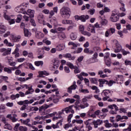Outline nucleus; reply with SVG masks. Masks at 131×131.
Returning a JSON list of instances; mask_svg holds the SVG:
<instances>
[{"label": "nucleus", "instance_id": "nucleus-1", "mask_svg": "<svg viewBox=\"0 0 131 131\" xmlns=\"http://www.w3.org/2000/svg\"><path fill=\"white\" fill-rule=\"evenodd\" d=\"M60 14L63 18L69 19L71 15V10H70V8L68 7H63L60 9Z\"/></svg>", "mask_w": 131, "mask_h": 131}, {"label": "nucleus", "instance_id": "nucleus-2", "mask_svg": "<svg viewBox=\"0 0 131 131\" xmlns=\"http://www.w3.org/2000/svg\"><path fill=\"white\" fill-rule=\"evenodd\" d=\"M73 107V105H70L69 107H67L62 109V112H64V111H65L67 114H68V113H70V112L71 113L68 117V122L69 123H70V122H71V119L72 118V117H73V114H74V111L73 110V109H72Z\"/></svg>", "mask_w": 131, "mask_h": 131}, {"label": "nucleus", "instance_id": "nucleus-3", "mask_svg": "<svg viewBox=\"0 0 131 131\" xmlns=\"http://www.w3.org/2000/svg\"><path fill=\"white\" fill-rule=\"evenodd\" d=\"M111 22H117L119 20V14H118V10L115 9L112 12V15L110 18Z\"/></svg>", "mask_w": 131, "mask_h": 131}, {"label": "nucleus", "instance_id": "nucleus-4", "mask_svg": "<svg viewBox=\"0 0 131 131\" xmlns=\"http://www.w3.org/2000/svg\"><path fill=\"white\" fill-rule=\"evenodd\" d=\"M101 96L103 97V101H107L111 96V91L109 90H103L101 93Z\"/></svg>", "mask_w": 131, "mask_h": 131}, {"label": "nucleus", "instance_id": "nucleus-5", "mask_svg": "<svg viewBox=\"0 0 131 131\" xmlns=\"http://www.w3.org/2000/svg\"><path fill=\"white\" fill-rule=\"evenodd\" d=\"M26 5V4H23L22 5H21L20 6L17 7L15 8V11L17 13H21V14H24V13H25V5Z\"/></svg>", "mask_w": 131, "mask_h": 131}, {"label": "nucleus", "instance_id": "nucleus-6", "mask_svg": "<svg viewBox=\"0 0 131 131\" xmlns=\"http://www.w3.org/2000/svg\"><path fill=\"white\" fill-rule=\"evenodd\" d=\"M89 103H88V99L86 98H83L81 104L79 105V107L81 108V109H84L89 107Z\"/></svg>", "mask_w": 131, "mask_h": 131}, {"label": "nucleus", "instance_id": "nucleus-7", "mask_svg": "<svg viewBox=\"0 0 131 131\" xmlns=\"http://www.w3.org/2000/svg\"><path fill=\"white\" fill-rule=\"evenodd\" d=\"M89 15H81L80 16L78 15H75V18L76 21H78V20H81L82 22H85L88 19H89Z\"/></svg>", "mask_w": 131, "mask_h": 131}, {"label": "nucleus", "instance_id": "nucleus-8", "mask_svg": "<svg viewBox=\"0 0 131 131\" xmlns=\"http://www.w3.org/2000/svg\"><path fill=\"white\" fill-rule=\"evenodd\" d=\"M50 23L54 25V28H57V27H59L60 26H62V25L60 24H58V20H57V18L55 17H52L50 19Z\"/></svg>", "mask_w": 131, "mask_h": 131}, {"label": "nucleus", "instance_id": "nucleus-9", "mask_svg": "<svg viewBox=\"0 0 131 131\" xmlns=\"http://www.w3.org/2000/svg\"><path fill=\"white\" fill-rule=\"evenodd\" d=\"M10 39L11 40H12L13 42H17L18 41H19L20 39H21V35H15L13 34H11Z\"/></svg>", "mask_w": 131, "mask_h": 131}, {"label": "nucleus", "instance_id": "nucleus-10", "mask_svg": "<svg viewBox=\"0 0 131 131\" xmlns=\"http://www.w3.org/2000/svg\"><path fill=\"white\" fill-rule=\"evenodd\" d=\"M77 88V85H76V82L74 81L73 82V84L68 88L67 92L69 94H71L72 93V91H75Z\"/></svg>", "mask_w": 131, "mask_h": 131}, {"label": "nucleus", "instance_id": "nucleus-11", "mask_svg": "<svg viewBox=\"0 0 131 131\" xmlns=\"http://www.w3.org/2000/svg\"><path fill=\"white\" fill-rule=\"evenodd\" d=\"M35 13V11L31 9H28L27 10V12L25 11L24 12V15H28V16H29L30 18H33L34 17V13Z\"/></svg>", "mask_w": 131, "mask_h": 131}, {"label": "nucleus", "instance_id": "nucleus-12", "mask_svg": "<svg viewBox=\"0 0 131 131\" xmlns=\"http://www.w3.org/2000/svg\"><path fill=\"white\" fill-rule=\"evenodd\" d=\"M20 121L23 124H24L25 125H27V126H29V127H32V125L29 123V122H30V119H27L26 120H23L22 119H20Z\"/></svg>", "mask_w": 131, "mask_h": 131}, {"label": "nucleus", "instance_id": "nucleus-13", "mask_svg": "<svg viewBox=\"0 0 131 131\" xmlns=\"http://www.w3.org/2000/svg\"><path fill=\"white\" fill-rule=\"evenodd\" d=\"M62 122H63V120H60L58 122H57L55 124H52V128L53 129H56V128H59L60 126L62 125Z\"/></svg>", "mask_w": 131, "mask_h": 131}, {"label": "nucleus", "instance_id": "nucleus-14", "mask_svg": "<svg viewBox=\"0 0 131 131\" xmlns=\"http://www.w3.org/2000/svg\"><path fill=\"white\" fill-rule=\"evenodd\" d=\"M122 51V47L121 45L118 43H116V48L114 49V53H120Z\"/></svg>", "mask_w": 131, "mask_h": 131}, {"label": "nucleus", "instance_id": "nucleus-15", "mask_svg": "<svg viewBox=\"0 0 131 131\" xmlns=\"http://www.w3.org/2000/svg\"><path fill=\"white\" fill-rule=\"evenodd\" d=\"M35 37L38 39H40V38H43V37H45V34L41 33V32L36 31L35 32Z\"/></svg>", "mask_w": 131, "mask_h": 131}, {"label": "nucleus", "instance_id": "nucleus-16", "mask_svg": "<svg viewBox=\"0 0 131 131\" xmlns=\"http://www.w3.org/2000/svg\"><path fill=\"white\" fill-rule=\"evenodd\" d=\"M3 17L5 20L8 21L10 19L11 17H14V16L8 15V11L5 10L3 12Z\"/></svg>", "mask_w": 131, "mask_h": 131}, {"label": "nucleus", "instance_id": "nucleus-17", "mask_svg": "<svg viewBox=\"0 0 131 131\" xmlns=\"http://www.w3.org/2000/svg\"><path fill=\"white\" fill-rule=\"evenodd\" d=\"M103 121L100 119L93 122L95 128H98V126H99V125H101Z\"/></svg>", "mask_w": 131, "mask_h": 131}, {"label": "nucleus", "instance_id": "nucleus-18", "mask_svg": "<svg viewBox=\"0 0 131 131\" xmlns=\"http://www.w3.org/2000/svg\"><path fill=\"white\" fill-rule=\"evenodd\" d=\"M98 81L99 82L100 88H103V86H104L103 84H107V83H108V80L103 79H99Z\"/></svg>", "mask_w": 131, "mask_h": 131}, {"label": "nucleus", "instance_id": "nucleus-19", "mask_svg": "<svg viewBox=\"0 0 131 131\" xmlns=\"http://www.w3.org/2000/svg\"><path fill=\"white\" fill-rule=\"evenodd\" d=\"M63 57L67 58L69 59L70 60L74 61V60L75 59V56H71V54L70 53H67L66 54H63Z\"/></svg>", "mask_w": 131, "mask_h": 131}, {"label": "nucleus", "instance_id": "nucleus-20", "mask_svg": "<svg viewBox=\"0 0 131 131\" xmlns=\"http://www.w3.org/2000/svg\"><path fill=\"white\" fill-rule=\"evenodd\" d=\"M56 49L58 52H61V51H63L65 49V45L63 43L59 44L56 47Z\"/></svg>", "mask_w": 131, "mask_h": 131}, {"label": "nucleus", "instance_id": "nucleus-21", "mask_svg": "<svg viewBox=\"0 0 131 131\" xmlns=\"http://www.w3.org/2000/svg\"><path fill=\"white\" fill-rule=\"evenodd\" d=\"M73 125H76V124H82L83 123V120L75 119L72 121Z\"/></svg>", "mask_w": 131, "mask_h": 131}, {"label": "nucleus", "instance_id": "nucleus-22", "mask_svg": "<svg viewBox=\"0 0 131 131\" xmlns=\"http://www.w3.org/2000/svg\"><path fill=\"white\" fill-rule=\"evenodd\" d=\"M57 36L59 39H64L66 38V35L63 32H60L57 33Z\"/></svg>", "mask_w": 131, "mask_h": 131}, {"label": "nucleus", "instance_id": "nucleus-23", "mask_svg": "<svg viewBox=\"0 0 131 131\" xmlns=\"http://www.w3.org/2000/svg\"><path fill=\"white\" fill-rule=\"evenodd\" d=\"M88 31H90L92 33H96V29L95 26L90 25L87 29Z\"/></svg>", "mask_w": 131, "mask_h": 131}, {"label": "nucleus", "instance_id": "nucleus-24", "mask_svg": "<svg viewBox=\"0 0 131 131\" xmlns=\"http://www.w3.org/2000/svg\"><path fill=\"white\" fill-rule=\"evenodd\" d=\"M94 114L95 115H100L99 118H102V119L105 118V117H106V114L100 113V110H97V111L95 112Z\"/></svg>", "mask_w": 131, "mask_h": 131}, {"label": "nucleus", "instance_id": "nucleus-25", "mask_svg": "<svg viewBox=\"0 0 131 131\" xmlns=\"http://www.w3.org/2000/svg\"><path fill=\"white\" fill-rule=\"evenodd\" d=\"M24 32L25 36L26 37H30V36H31V33L29 32L28 29L26 28H24Z\"/></svg>", "mask_w": 131, "mask_h": 131}, {"label": "nucleus", "instance_id": "nucleus-26", "mask_svg": "<svg viewBox=\"0 0 131 131\" xmlns=\"http://www.w3.org/2000/svg\"><path fill=\"white\" fill-rule=\"evenodd\" d=\"M37 19L39 23H42V22L45 21V17H43V15L41 13H40L38 15Z\"/></svg>", "mask_w": 131, "mask_h": 131}, {"label": "nucleus", "instance_id": "nucleus-27", "mask_svg": "<svg viewBox=\"0 0 131 131\" xmlns=\"http://www.w3.org/2000/svg\"><path fill=\"white\" fill-rule=\"evenodd\" d=\"M69 46H72V50H76V48H77L78 46H80V44H76L73 42H69L68 43Z\"/></svg>", "mask_w": 131, "mask_h": 131}, {"label": "nucleus", "instance_id": "nucleus-28", "mask_svg": "<svg viewBox=\"0 0 131 131\" xmlns=\"http://www.w3.org/2000/svg\"><path fill=\"white\" fill-rule=\"evenodd\" d=\"M71 39L72 40H75L76 38H77V33L76 32H72L70 35Z\"/></svg>", "mask_w": 131, "mask_h": 131}, {"label": "nucleus", "instance_id": "nucleus-29", "mask_svg": "<svg viewBox=\"0 0 131 131\" xmlns=\"http://www.w3.org/2000/svg\"><path fill=\"white\" fill-rule=\"evenodd\" d=\"M54 62H53V70L57 69L58 67H59V61L56 59H54Z\"/></svg>", "mask_w": 131, "mask_h": 131}, {"label": "nucleus", "instance_id": "nucleus-30", "mask_svg": "<svg viewBox=\"0 0 131 131\" xmlns=\"http://www.w3.org/2000/svg\"><path fill=\"white\" fill-rule=\"evenodd\" d=\"M7 30V28L4 25H0V34H3L5 33Z\"/></svg>", "mask_w": 131, "mask_h": 131}, {"label": "nucleus", "instance_id": "nucleus-31", "mask_svg": "<svg viewBox=\"0 0 131 131\" xmlns=\"http://www.w3.org/2000/svg\"><path fill=\"white\" fill-rule=\"evenodd\" d=\"M5 125L4 126V128L5 129H8L9 130H12L13 129V127L11 125H10L9 123H6L5 124Z\"/></svg>", "mask_w": 131, "mask_h": 131}, {"label": "nucleus", "instance_id": "nucleus-32", "mask_svg": "<svg viewBox=\"0 0 131 131\" xmlns=\"http://www.w3.org/2000/svg\"><path fill=\"white\" fill-rule=\"evenodd\" d=\"M12 51V49L8 48L6 49V51L3 53V56H7V55H10L11 54V52Z\"/></svg>", "mask_w": 131, "mask_h": 131}, {"label": "nucleus", "instance_id": "nucleus-33", "mask_svg": "<svg viewBox=\"0 0 131 131\" xmlns=\"http://www.w3.org/2000/svg\"><path fill=\"white\" fill-rule=\"evenodd\" d=\"M108 108L112 110L115 109L116 111H118V110H119L118 107L117 106V105H116V104L110 105H108Z\"/></svg>", "mask_w": 131, "mask_h": 131}, {"label": "nucleus", "instance_id": "nucleus-34", "mask_svg": "<svg viewBox=\"0 0 131 131\" xmlns=\"http://www.w3.org/2000/svg\"><path fill=\"white\" fill-rule=\"evenodd\" d=\"M18 98H20V94H16V95L12 94L10 96V99L11 100H16L18 99Z\"/></svg>", "mask_w": 131, "mask_h": 131}, {"label": "nucleus", "instance_id": "nucleus-35", "mask_svg": "<svg viewBox=\"0 0 131 131\" xmlns=\"http://www.w3.org/2000/svg\"><path fill=\"white\" fill-rule=\"evenodd\" d=\"M104 62L106 66H107L108 67H110L111 66V59L107 58L104 59Z\"/></svg>", "mask_w": 131, "mask_h": 131}, {"label": "nucleus", "instance_id": "nucleus-36", "mask_svg": "<svg viewBox=\"0 0 131 131\" xmlns=\"http://www.w3.org/2000/svg\"><path fill=\"white\" fill-rule=\"evenodd\" d=\"M16 117H17V115L15 114H12V117L11 119L12 122H17L18 121V119L16 118Z\"/></svg>", "mask_w": 131, "mask_h": 131}, {"label": "nucleus", "instance_id": "nucleus-37", "mask_svg": "<svg viewBox=\"0 0 131 131\" xmlns=\"http://www.w3.org/2000/svg\"><path fill=\"white\" fill-rule=\"evenodd\" d=\"M74 69V72L75 74H78V73H80V72H81V70H80V68H79V67L76 66Z\"/></svg>", "mask_w": 131, "mask_h": 131}, {"label": "nucleus", "instance_id": "nucleus-38", "mask_svg": "<svg viewBox=\"0 0 131 131\" xmlns=\"http://www.w3.org/2000/svg\"><path fill=\"white\" fill-rule=\"evenodd\" d=\"M89 62L90 63H97L99 62V59L98 58H95L94 57H92L89 59Z\"/></svg>", "mask_w": 131, "mask_h": 131}, {"label": "nucleus", "instance_id": "nucleus-39", "mask_svg": "<svg viewBox=\"0 0 131 131\" xmlns=\"http://www.w3.org/2000/svg\"><path fill=\"white\" fill-rule=\"evenodd\" d=\"M26 90H28V91L31 92V93H34V89L32 88V85H28Z\"/></svg>", "mask_w": 131, "mask_h": 131}, {"label": "nucleus", "instance_id": "nucleus-40", "mask_svg": "<svg viewBox=\"0 0 131 131\" xmlns=\"http://www.w3.org/2000/svg\"><path fill=\"white\" fill-rule=\"evenodd\" d=\"M34 64L37 67H38L39 66H42V65H43V61H35Z\"/></svg>", "mask_w": 131, "mask_h": 131}, {"label": "nucleus", "instance_id": "nucleus-41", "mask_svg": "<svg viewBox=\"0 0 131 131\" xmlns=\"http://www.w3.org/2000/svg\"><path fill=\"white\" fill-rule=\"evenodd\" d=\"M98 75H100V77L101 78H105V77H107L108 76L106 74H103L102 71H99L98 72Z\"/></svg>", "mask_w": 131, "mask_h": 131}, {"label": "nucleus", "instance_id": "nucleus-42", "mask_svg": "<svg viewBox=\"0 0 131 131\" xmlns=\"http://www.w3.org/2000/svg\"><path fill=\"white\" fill-rule=\"evenodd\" d=\"M42 42H44V43H46L47 46H50V45L52 43L51 41L48 40V38H45L42 40Z\"/></svg>", "mask_w": 131, "mask_h": 131}, {"label": "nucleus", "instance_id": "nucleus-43", "mask_svg": "<svg viewBox=\"0 0 131 131\" xmlns=\"http://www.w3.org/2000/svg\"><path fill=\"white\" fill-rule=\"evenodd\" d=\"M21 20H22V15H17V18L15 20V22H16V23H20V22H21Z\"/></svg>", "mask_w": 131, "mask_h": 131}, {"label": "nucleus", "instance_id": "nucleus-44", "mask_svg": "<svg viewBox=\"0 0 131 131\" xmlns=\"http://www.w3.org/2000/svg\"><path fill=\"white\" fill-rule=\"evenodd\" d=\"M4 70L5 72H7L9 74L12 73V68H5Z\"/></svg>", "mask_w": 131, "mask_h": 131}, {"label": "nucleus", "instance_id": "nucleus-45", "mask_svg": "<svg viewBox=\"0 0 131 131\" xmlns=\"http://www.w3.org/2000/svg\"><path fill=\"white\" fill-rule=\"evenodd\" d=\"M114 83H116V82L113 80H110V81H107V85H108V86H112Z\"/></svg>", "mask_w": 131, "mask_h": 131}, {"label": "nucleus", "instance_id": "nucleus-46", "mask_svg": "<svg viewBox=\"0 0 131 131\" xmlns=\"http://www.w3.org/2000/svg\"><path fill=\"white\" fill-rule=\"evenodd\" d=\"M56 30L58 32V31H59V32H62V31H65V30H66V28H63V27H57L56 28Z\"/></svg>", "mask_w": 131, "mask_h": 131}, {"label": "nucleus", "instance_id": "nucleus-47", "mask_svg": "<svg viewBox=\"0 0 131 131\" xmlns=\"http://www.w3.org/2000/svg\"><path fill=\"white\" fill-rule=\"evenodd\" d=\"M101 24L103 26H106V25L108 24V20L106 19H102L101 21Z\"/></svg>", "mask_w": 131, "mask_h": 131}, {"label": "nucleus", "instance_id": "nucleus-48", "mask_svg": "<svg viewBox=\"0 0 131 131\" xmlns=\"http://www.w3.org/2000/svg\"><path fill=\"white\" fill-rule=\"evenodd\" d=\"M79 92L80 93H82V94H89L90 91L88 89H79Z\"/></svg>", "mask_w": 131, "mask_h": 131}, {"label": "nucleus", "instance_id": "nucleus-49", "mask_svg": "<svg viewBox=\"0 0 131 131\" xmlns=\"http://www.w3.org/2000/svg\"><path fill=\"white\" fill-rule=\"evenodd\" d=\"M105 127L107 128H110V127H112V124L109 123L108 121H106L105 122V124H104Z\"/></svg>", "mask_w": 131, "mask_h": 131}, {"label": "nucleus", "instance_id": "nucleus-50", "mask_svg": "<svg viewBox=\"0 0 131 131\" xmlns=\"http://www.w3.org/2000/svg\"><path fill=\"white\" fill-rule=\"evenodd\" d=\"M65 102H69V103L72 104L75 102V100L73 98H67L65 100Z\"/></svg>", "mask_w": 131, "mask_h": 131}, {"label": "nucleus", "instance_id": "nucleus-51", "mask_svg": "<svg viewBox=\"0 0 131 131\" xmlns=\"http://www.w3.org/2000/svg\"><path fill=\"white\" fill-rule=\"evenodd\" d=\"M67 65L69 66L70 69H74L75 67H76V66L73 65V64H72L71 62H67Z\"/></svg>", "mask_w": 131, "mask_h": 131}, {"label": "nucleus", "instance_id": "nucleus-52", "mask_svg": "<svg viewBox=\"0 0 131 131\" xmlns=\"http://www.w3.org/2000/svg\"><path fill=\"white\" fill-rule=\"evenodd\" d=\"M18 130H19V131H27V127L20 126L19 127Z\"/></svg>", "mask_w": 131, "mask_h": 131}, {"label": "nucleus", "instance_id": "nucleus-53", "mask_svg": "<svg viewBox=\"0 0 131 131\" xmlns=\"http://www.w3.org/2000/svg\"><path fill=\"white\" fill-rule=\"evenodd\" d=\"M8 22H9L10 25H12V24H15L16 20H15V18H10L8 20Z\"/></svg>", "mask_w": 131, "mask_h": 131}, {"label": "nucleus", "instance_id": "nucleus-54", "mask_svg": "<svg viewBox=\"0 0 131 131\" xmlns=\"http://www.w3.org/2000/svg\"><path fill=\"white\" fill-rule=\"evenodd\" d=\"M90 80L91 82H92V83H97V82L98 81V79L91 78H90Z\"/></svg>", "mask_w": 131, "mask_h": 131}, {"label": "nucleus", "instance_id": "nucleus-55", "mask_svg": "<svg viewBox=\"0 0 131 131\" xmlns=\"http://www.w3.org/2000/svg\"><path fill=\"white\" fill-rule=\"evenodd\" d=\"M123 56H126L128 54H129V51H126L124 49H122V51H121Z\"/></svg>", "mask_w": 131, "mask_h": 131}, {"label": "nucleus", "instance_id": "nucleus-56", "mask_svg": "<svg viewBox=\"0 0 131 131\" xmlns=\"http://www.w3.org/2000/svg\"><path fill=\"white\" fill-rule=\"evenodd\" d=\"M82 50H83L82 49V48H78L77 51H74V54H79V53H80L81 52H82Z\"/></svg>", "mask_w": 131, "mask_h": 131}, {"label": "nucleus", "instance_id": "nucleus-57", "mask_svg": "<svg viewBox=\"0 0 131 131\" xmlns=\"http://www.w3.org/2000/svg\"><path fill=\"white\" fill-rule=\"evenodd\" d=\"M19 127H20V123H17L14 127V130L15 131H18L19 130Z\"/></svg>", "mask_w": 131, "mask_h": 131}, {"label": "nucleus", "instance_id": "nucleus-58", "mask_svg": "<svg viewBox=\"0 0 131 131\" xmlns=\"http://www.w3.org/2000/svg\"><path fill=\"white\" fill-rule=\"evenodd\" d=\"M82 34L83 35H86L87 36H90L91 35H92L91 33H90V32H89L86 31H84V32H82Z\"/></svg>", "mask_w": 131, "mask_h": 131}, {"label": "nucleus", "instance_id": "nucleus-59", "mask_svg": "<svg viewBox=\"0 0 131 131\" xmlns=\"http://www.w3.org/2000/svg\"><path fill=\"white\" fill-rule=\"evenodd\" d=\"M72 127V124H66L64 126V128L66 130L68 129V128H69L70 127Z\"/></svg>", "mask_w": 131, "mask_h": 131}, {"label": "nucleus", "instance_id": "nucleus-60", "mask_svg": "<svg viewBox=\"0 0 131 131\" xmlns=\"http://www.w3.org/2000/svg\"><path fill=\"white\" fill-rule=\"evenodd\" d=\"M79 31H80L81 33H82V32H84V26L83 25H80L79 26Z\"/></svg>", "mask_w": 131, "mask_h": 131}, {"label": "nucleus", "instance_id": "nucleus-61", "mask_svg": "<svg viewBox=\"0 0 131 131\" xmlns=\"http://www.w3.org/2000/svg\"><path fill=\"white\" fill-rule=\"evenodd\" d=\"M64 72H66V73H70V69H69V67H64Z\"/></svg>", "mask_w": 131, "mask_h": 131}, {"label": "nucleus", "instance_id": "nucleus-62", "mask_svg": "<svg viewBox=\"0 0 131 131\" xmlns=\"http://www.w3.org/2000/svg\"><path fill=\"white\" fill-rule=\"evenodd\" d=\"M116 120L117 122L118 121H122V117H121V116L120 115H117L116 116Z\"/></svg>", "mask_w": 131, "mask_h": 131}, {"label": "nucleus", "instance_id": "nucleus-63", "mask_svg": "<svg viewBox=\"0 0 131 131\" xmlns=\"http://www.w3.org/2000/svg\"><path fill=\"white\" fill-rule=\"evenodd\" d=\"M108 30H110L111 34H113L114 33H115V28H111L108 29Z\"/></svg>", "mask_w": 131, "mask_h": 131}, {"label": "nucleus", "instance_id": "nucleus-64", "mask_svg": "<svg viewBox=\"0 0 131 131\" xmlns=\"http://www.w3.org/2000/svg\"><path fill=\"white\" fill-rule=\"evenodd\" d=\"M123 131H131V124H130L127 128H125Z\"/></svg>", "mask_w": 131, "mask_h": 131}]
</instances>
